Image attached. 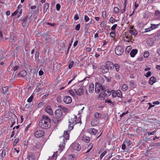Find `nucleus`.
<instances>
[{"label": "nucleus", "mask_w": 160, "mask_h": 160, "mask_svg": "<svg viewBox=\"0 0 160 160\" xmlns=\"http://www.w3.org/2000/svg\"><path fill=\"white\" fill-rule=\"evenodd\" d=\"M138 50L136 49H133L130 52V55L132 57H134L137 53Z\"/></svg>", "instance_id": "obj_13"}, {"label": "nucleus", "mask_w": 160, "mask_h": 160, "mask_svg": "<svg viewBox=\"0 0 160 160\" xmlns=\"http://www.w3.org/2000/svg\"><path fill=\"white\" fill-rule=\"evenodd\" d=\"M74 64V62L73 61H71L70 63L68 65V68L69 69H71L72 67Z\"/></svg>", "instance_id": "obj_41"}, {"label": "nucleus", "mask_w": 160, "mask_h": 160, "mask_svg": "<svg viewBox=\"0 0 160 160\" xmlns=\"http://www.w3.org/2000/svg\"><path fill=\"white\" fill-rule=\"evenodd\" d=\"M16 40L14 38H11L10 40V42H11L12 44H14V42H15Z\"/></svg>", "instance_id": "obj_39"}, {"label": "nucleus", "mask_w": 160, "mask_h": 160, "mask_svg": "<svg viewBox=\"0 0 160 160\" xmlns=\"http://www.w3.org/2000/svg\"><path fill=\"white\" fill-rule=\"evenodd\" d=\"M25 50L26 51H29V45L27 43L26 44L25 46Z\"/></svg>", "instance_id": "obj_42"}, {"label": "nucleus", "mask_w": 160, "mask_h": 160, "mask_svg": "<svg viewBox=\"0 0 160 160\" xmlns=\"http://www.w3.org/2000/svg\"><path fill=\"white\" fill-rule=\"evenodd\" d=\"M151 72L150 71H148L146 73L145 76L146 77L148 78L151 75Z\"/></svg>", "instance_id": "obj_55"}, {"label": "nucleus", "mask_w": 160, "mask_h": 160, "mask_svg": "<svg viewBox=\"0 0 160 160\" xmlns=\"http://www.w3.org/2000/svg\"><path fill=\"white\" fill-rule=\"evenodd\" d=\"M51 119L47 116L44 115L39 122V126L42 128L48 129L51 126Z\"/></svg>", "instance_id": "obj_1"}, {"label": "nucleus", "mask_w": 160, "mask_h": 160, "mask_svg": "<svg viewBox=\"0 0 160 160\" xmlns=\"http://www.w3.org/2000/svg\"><path fill=\"white\" fill-rule=\"evenodd\" d=\"M46 24L48 25H49L52 27L54 26L55 25H56L55 23H49V22H47Z\"/></svg>", "instance_id": "obj_59"}, {"label": "nucleus", "mask_w": 160, "mask_h": 160, "mask_svg": "<svg viewBox=\"0 0 160 160\" xmlns=\"http://www.w3.org/2000/svg\"><path fill=\"white\" fill-rule=\"evenodd\" d=\"M156 79L154 76L152 77L149 81V83L150 84L152 85L156 81Z\"/></svg>", "instance_id": "obj_12"}, {"label": "nucleus", "mask_w": 160, "mask_h": 160, "mask_svg": "<svg viewBox=\"0 0 160 160\" xmlns=\"http://www.w3.org/2000/svg\"><path fill=\"white\" fill-rule=\"evenodd\" d=\"M35 156L32 153H28V155L27 159L28 160H34Z\"/></svg>", "instance_id": "obj_14"}, {"label": "nucleus", "mask_w": 160, "mask_h": 160, "mask_svg": "<svg viewBox=\"0 0 160 160\" xmlns=\"http://www.w3.org/2000/svg\"><path fill=\"white\" fill-rule=\"evenodd\" d=\"M74 90L77 95L81 96L84 92L83 86L82 85H78L75 87Z\"/></svg>", "instance_id": "obj_5"}, {"label": "nucleus", "mask_w": 160, "mask_h": 160, "mask_svg": "<svg viewBox=\"0 0 160 160\" xmlns=\"http://www.w3.org/2000/svg\"><path fill=\"white\" fill-rule=\"evenodd\" d=\"M131 49V46H128L127 47L126 49V51H127L128 52Z\"/></svg>", "instance_id": "obj_51"}, {"label": "nucleus", "mask_w": 160, "mask_h": 160, "mask_svg": "<svg viewBox=\"0 0 160 160\" xmlns=\"http://www.w3.org/2000/svg\"><path fill=\"white\" fill-rule=\"evenodd\" d=\"M84 20L85 22H87L89 20V18L87 15H84Z\"/></svg>", "instance_id": "obj_45"}, {"label": "nucleus", "mask_w": 160, "mask_h": 160, "mask_svg": "<svg viewBox=\"0 0 160 160\" xmlns=\"http://www.w3.org/2000/svg\"><path fill=\"white\" fill-rule=\"evenodd\" d=\"M147 44L149 46H152L154 43L153 40L151 38L148 39L147 41Z\"/></svg>", "instance_id": "obj_17"}, {"label": "nucleus", "mask_w": 160, "mask_h": 160, "mask_svg": "<svg viewBox=\"0 0 160 160\" xmlns=\"http://www.w3.org/2000/svg\"><path fill=\"white\" fill-rule=\"evenodd\" d=\"M100 88H101V90H102V91H105V88H104L103 86H102L100 84Z\"/></svg>", "instance_id": "obj_61"}, {"label": "nucleus", "mask_w": 160, "mask_h": 160, "mask_svg": "<svg viewBox=\"0 0 160 160\" xmlns=\"http://www.w3.org/2000/svg\"><path fill=\"white\" fill-rule=\"evenodd\" d=\"M114 11L115 12L117 13L119 12V9L117 7H115L114 8Z\"/></svg>", "instance_id": "obj_47"}, {"label": "nucleus", "mask_w": 160, "mask_h": 160, "mask_svg": "<svg viewBox=\"0 0 160 160\" xmlns=\"http://www.w3.org/2000/svg\"><path fill=\"white\" fill-rule=\"evenodd\" d=\"M59 108H60L62 111V110L64 112H68V108H66L60 105L59 106Z\"/></svg>", "instance_id": "obj_23"}, {"label": "nucleus", "mask_w": 160, "mask_h": 160, "mask_svg": "<svg viewBox=\"0 0 160 160\" xmlns=\"http://www.w3.org/2000/svg\"><path fill=\"white\" fill-rule=\"evenodd\" d=\"M128 88V86L127 84H124L122 87V90L123 91H125Z\"/></svg>", "instance_id": "obj_29"}, {"label": "nucleus", "mask_w": 160, "mask_h": 160, "mask_svg": "<svg viewBox=\"0 0 160 160\" xmlns=\"http://www.w3.org/2000/svg\"><path fill=\"white\" fill-rule=\"evenodd\" d=\"M19 140L18 139H16L13 143V145H15L18 142Z\"/></svg>", "instance_id": "obj_58"}, {"label": "nucleus", "mask_w": 160, "mask_h": 160, "mask_svg": "<svg viewBox=\"0 0 160 160\" xmlns=\"http://www.w3.org/2000/svg\"><path fill=\"white\" fill-rule=\"evenodd\" d=\"M115 68L116 69L117 72H118L119 70V66L118 64H115L114 65Z\"/></svg>", "instance_id": "obj_33"}, {"label": "nucleus", "mask_w": 160, "mask_h": 160, "mask_svg": "<svg viewBox=\"0 0 160 160\" xmlns=\"http://www.w3.org/2000/svg\"><path fill=\"white\" fill-rule=\"evenodd\" d=\"M45 111L51 115H53V111L50 106H48L46 107L45 108Z\"/></svg>", "instance_id": "obj_11"}, {"label": "nucleus", "mask_w": 160, "mask_h": 160, "mask_svg": "<svg viewBox=\"0 0 160 160\" xmlns=\"http://www.w3.org/2000/svg\"><path fill=\"white\" fill-rule=\"evenodd\" d=\"M111 62H107L105 65H102L101 67L102 72L103 73H105L109 71V68L112 65Z\"/></svg>", "instance_id": "obj_4"}, {"label": "nucleus", "mask_w": 160, "mask_h": 160, "mask_svg": "<svg viewBox=\"0 0 160 160\" xmlns=\"http://www.w3.org/2000/svg\"><path fill=\"white\" fill-rule=\"evenodd\" d=\"M48 7H49V3L48 2H46L45 3V4L44 6V9L43 10L44 13H45V12H46L47 11V9H48Z\"/></svg>", "instance_id": "obj_25"}, {"label": "nucleus", "mask_w": 160, "mask_h": 160, "mask_svg": "<svg viewBox=\"0 0 160 160\" xmlns=\"http://www.w3.org/2000/svg\"><path fill=\"white\" fill-rule=\"evenodd\" d=\"M27 74V72L25 71H20L18 74V75L23 77H25Z\"/></svg>", "instance_id": "obj_15"}, {"label": "nucleus", "mask_w": 160, "mask_h": 160, "mask_svg": "<svg viewBox=\"0 0 160 160\" xmlns=\"http://www.w3.org/2000/svg\"><path fill=\"white\" fill-rule=\"evenodd\" d=\"M80 24H77L76 26L75 27V29L76 30L78 31L80 28Z\"/></svg>", "instance_id": "obj_50"}, {"label": "nucleus", "mask_w": 160, "mask_h": 160, "mask_svg": "<svg viewBox=\"0 0 160 160\" xmlns=\"http://www.w3.org/2000/svg\"><path fill=\"white\" fill-rule=\"evenodd\" d=\"M94 117L97 119H99L101 117V114L98 112H96L94 113Z\"/></svg>", "instance_id": "obj_28"}, {"label": "nucleus", "mask_w": 160, "mask_h": 160, "mask_svg": "<svg viewBox=\"0 0 160 160\" xmlns=\"http://www.w3.org/2000/svg\"><path fill=\"white\" fill-rule=\"evenodd\" d=\"M57 101L60 103L62 102L61 98V96H58L57 97Z\"/></svg>", "instance_id": "obj_37"}, {"label": "nucleus", "mask_w": 160, "mask_h": 160, "mask_svg": "<svg viewBox=\"0 0 160 160\" xmlns=\"http://www.w3.org/2000/svg\"><path fill=\"white\" fill-rule=\"evenodd\" d=\"M32 72L34 74H37L38 72V71L35 68H33L32 69Z\"/></svg>", "instance_id": "obj_54"}, {"label": "nucleus", "mask_w": 160, "mask_h": 160, "mask_svg": "<svg viewBox=\"0 0 160 160\" xmlns=\"http://www.w3.org/2000/svg\"><path fill=\"white\" fill-rule=\"evenodd\" d=\"M117 26V24H115L113 25V26L111 28V29L112 31H115V28H116Z\"/></svg>", "instance_id": "obj_44"}, {"label": "nucleus", "mask_w": 160, "mask_h": 160, "mask_svg": "<svg viewBox=\"0 0 160 160\" xmlns=\"http://www.w3.org/2000/svg\"><path fill=\"white\" fill-rule=\"evenodd\" d=\"M39 52L37 51L35 55V58L36 59L38 58L39 57Z\"/></svg>", "instance_id": "obj_56"}, {"label": "nucleus", "mask_w": 160, "mask_h": 160, "mask_svg": "<svg viewBox=\"0 0 160 160\" xmlns=\"http://www.w3.org/2000/svg\"><path fill=\"white\" fill-rule=\"evenodd\" d=\"M115 77L117 79H119L120 78V76L118 73H116L115 75Z\"/></svg>", "instance_id": "obj_60"}, {"label": "nucleus", "mask_w": 160, "mask_h": 160, "mask_svg": "<svg viewBox=\"0 0 160 160\" xmlns=\"http://www.w3.org/2000/svg\"><path fill=\"white\" fill-rule=\"evenodd\" d=\"M69 137V133H68L67 131H65L64 132L63 136H62L60 138V141L62 140V142H61L59 145V147L61 148V149H63V147L65 145V138L66 140H68Z\"/></svg>", "instance_id": "obj_3"}, {"label": "nucleus", "mask_w": 160, "mask_h": 160, "mask_svg": "<svg viewBox=\"0 0 160 160\" xmlns=\"http://www.w3.org/2000/svg\"><path fill=\"white\" fill-rule=\"evenodd\" d=\"M18 11L17 10L16 11H15L14 12H13V13H12V16H14L15 15L18 13Z\"/></svg>", "instance_id": "obj_63"}, {"label": "nucleus", "mask_w": 160, "mask_h": 160, "mask_svg": "<svg viewBox=\"0 0 160 160\" xmlns=\"http://www.w3.org/2000/svg\"><path fill=\"white\" fill-rule=\"evenodd\" d=\"M149 55V53L148 51H146L144 53L143 56L145 58H147Z\"/></svg>", "instance_id": "obj_30"}, {"label": "nucleus", "mask_w": 160, "mask_h": 160, "mask_svg": "<svg viewBox=\"0 0 160 160\" xmlns=\"http://www.w3.org/2000/svg\"><path fill=\"white\" fill-rule=\"evenodd\" d=\"M82 140L86 142H88L90 141V138L88 137H83Z\"/></svg>", "instance_id": "obj_24"}, {"label": "nucleus", "mask_w": 160, "mask_h": 160, "mask_svg": "<svg viewBox=\"0 0 160 160\" xmlns=\"http://www.w3.org/2000/svg\"><path fill=\"white\" fill-rule=\"evenodd\" d=\"M124 49L121 46H117L115 49V53L118 55H121L124 52Z\"/></svg>", "instance_id": "obj_6"}, {"label": "nucleus", "mask_w": 160, "mask_h": 160, "mask_svg": "<svg viewBox=\"0 0 160 160\" xmlns=\"http://www.w3.org/2000/svg\"><path fill=\"white\" fill-rule=\"evenodd\" d=\"M160 25V23L157 24H151V27L150 28L151 29V30L154 29L155 28H158V26Z\"/></svg>", "instance_id": "obj_20"}, {"label": "nucleus", "mask_w": 160, "mask_h": 160, "mask_svg": "<svg viewBox=\"0 0 160 160\" xmlns=\"http://www.w3.org/2000/svg\"><path fill=\"white\" fill-rule=\"evenodd\" d=\"M106 151H105L103 152L102 153L101 155H100V158H102V157L104 156L105 155V154L106 153Z\"/></svg>", "instance_id": "obj_57"}, {"label": "nucleus", "mask_w": 160, "mask_h": 160, "mask_svg": "<svg viewBox=\"0 0 160 160\" xmlns=\"http://www.w3.org/2000/svg\"><path fill=\"white\" fill-rule=\"evenodd\" d=\"M117 96L120 98H122V94L121 91L119 90H118L116 91Z\"/></svg>", "instance_id": "obj_27"}, {"label": "nucleus", "mask_w": 160, "mask_h": 160, "mask_svg": "<svg viewBox=\"0 0 160 160\" xmlns=\"http://www.w3.org/2000/svg\"><path fill=\"white\" fill-rule=\"evenodd\" d=\"M44 134V131L42 130L36 131L34 133V135L36 138H39L42 137Z\"/></svg>", "instance_id": "obj_7"}, {"label": "nucleus", "mask_w": 160, "mask_h": 160, "mask_svg": "<svg viewBox=\"0 0 160 160\" xmlns=\"http://www.w3.org/2000/svg\"><path fill=\"white\" fill-rule=\"evenodd\" d=\"M130 34L133 35L135 36L137 34V32L133 28H131V29L129 31Z\"/></svg>", "instance_id": "obj_18"}, {"label": "nucleus", "mask_w": 160, "mask_h": 160, "mask_svg": "<svg viewBox=\"0 0 160 160\" xmlns=\"http://www.w3.org/2000/svg\"><path fill=\"white\" fill-rule=\"evenodd\" d=\"M112 32L110 33V35L111 37H113L115 35V31H112Z\"/></svg>", "instance_id": "obj_46"}, {"label": "nucleus", "mask_w": 160, "mask_h": 160, "mask_svg": "<svg viewBox=\"0 0 160 160\" xmlns=\"http://www.w3.org/2000/svg\"><path fill=\"white\" fill-rule=\"evenodd\" d=\"M62 111L61 109L56 110L55 112V116L53 118L52 121L55 123H58L62 119Z\"/></svg>", "instance_id": "obj_2"}, {"label": "nucleus", "mask_w": 160, "mask_h": 160, "mask_svg": "<svg viewBox=\"0 0 160 160\" xmlns=\"http://www.w3.org/2000/svg\"><path fill=\"white\" fill-rule=\"evenodd\" d=\"M28 18V16H27L25 17V18L23 20V22L22 23V25L23 26H24L25 25L26 22L27 21V19Z\"/></svg>", "instance_id": "obj_34"}, {"label": "nucleus", "mask_w": 160, "mask_h": 160, "mask_svg": "<svg viewBox=\"0 0 160 160\" xmlns=\"http://www.w3.org/2000/svg\"><path fill=\"white\" fill-rule=\"evenodd\" d=\"M105 92H107L106 93V95L107 96H109L111 94V91L108 89H106L105 90Z\"/></svg>", "instance_id": "obj_36"}, {"label": "nucleus", "mask_w": 160, "mask_h": 160, "mask_svg": "<svg viewBox=\"0 0 160 160\" xmlns=\"http://www.w3.org/2000/svg\"><path fill=\"white\" fill-rule=\"evenodd\" d=\"M111 92H112V96L113 97H115L116 96H117V93H116V91L115 92H114V90H112Z\"/></svg>", "instance_id": "obj_38"}, {"label": "nucleus", "mask_w": 160, "mask_h": 160, "mask_svg": "<svg viewBox=\"0 0 160 160\" xmlns=\"http://www.w3.org/2000/svg\"><path fill=\"white\" fill-rule=\"evenodd\" d=\"M100 84L98 82L95 84V91L97 93H98L100 91Z\"/></svg>", "instance_id": "obj_10"}, {"label": "nucleus", "mask_w": 160, "mask_h": 160, "mask_svg": "<svg viewBox=\"0 0 160 160\" xmlns=\"http://www.w3.org/2000/svg\"><path fill=\"white\" fill-rule=\"evenodd\" d=\"M61 6L59 4H57L56 6V9L57 11H58L60 10Z\"/></svg>", "instance_id": "obj_49"}, {"label": "nucleus", "mask_w": 160, "mask_h": 160, "mask_svg": "<svg viewBox=\"0 0 160 160\" xmlns=\"http://www.w3.org/2000/svg\"><path fill=\"white\" fill-rule=\"evenodd\" d=\"M2 157H4L5 154V151H4V150H2Z\"/></svg>", "instance_id": "obj_64"}, {"label": "nucleus", "mask_w": 160, "mask_h": 160, "mask_svg": "<svg viewBox=\"0 0 160 160\" xmlns=\"http://www.w3.org/2000/svg\"><path fill=\"white\" fill-rule=\"evenodd\" d=\"M109 21L111 23H113L114 22H116L117 21L113 18L112 17H111L110 18V19H109Z\"/></svg>", "instance_id": "obj_32"}, {"label": "nucleus", "mask_w": 160, "mask_h": 160, "mask_svg": "<svg viewBox=\"0 0 160 160\" xmlns=\"http://www.w3.org/2000/svg\"><path fill=\"white\" fill-rule=\"evenodd\" d=\"M68 92L71 95L73 96H75V94L74 92L72 90H69L68 91Z\"/></svg>", "instance_id": "obj_35"}, {"label": "nucleus", "mask_w": 160, "mask_h": 160, "mask_svg": "<svg viewBox=\"0 0 160 160\" xmlns=\"http://www.w3.org/2000/svg\"><path fill=\"white\" fill-rule=\"evenodd\" d=\"M156 132L155 131H153L152 132H147L148 134V135H151L154 134Z\"/></svg>", "instance_id": "obj_53"}, {"label": "nucleus", "mask_w": 160, "mask_h": 160, "mask_svg": "<svg viewBox=\"0 0 160 160\" xmlns=\"http://www.w3.org/2000/svg\"><path fill=\"white\" fill-rule=\"evenodd\" d=\"M72 148L74 150L79 151L81 149V146L78 143H73L71 145Z\"/></svg>", "instance_id": "obj_9"}, {"label": "nucleus", "mask_w": 160, "mask_h": 160, "mask_svg": "<svg viewBox=\"0 0 160 160\" xmlns=\"http://www.w3.org/2000/svg\"><path fill=\"white\" fill-rule=\"evenodd\" d=\"M33 98V95H31V96L28 98V102H32V99Z\"/></svg>", "instance_id": "obj_40"}, {"label": "nucleus", "mask_w": 160, "mask_h": 160, "mask_svg": "<svg viewBox=\"0 0 160 160\" xmlns=\"http://www.w3.org/2000/svg\"><path fill=\"white\" fill-rule=\"evenodd\" d=\"M8 89V87L7 86L5 87L2 88L3 92L4 93L7 92Z\"/></svg>", "instance_id": "obj_31"}, {"label": "nucleus", "mask_w": 160, "mask_h": 160, "mask_svg": "<svg viewBox=\"0 0 160 160\" xmlns=\"http://www.w3.org/2000/svg\"><path fill=\"white\" fill-rule=\"evenodd\" d=\"M49 47L48 46L46 45V47H45V48L44 49L43 51L44 52H46L47 50H48L49 51Z\"/></svg>", "instance_id": "obj_52"}, {"label": "nucleus", "mask_w": 160, "mask_h": 160, "mask_svg": "<svg viewBox=\"0 0 160 160\" xmlns=\"http://www.w3.org/2000/svg\"><path fill=\"white\" fill-rule=\"evenodd\" d=\"M99 98L102 100H103L105 98V96H103V94L102 93H100L99 96Z\"/></svg>", "instance_id": "obj_43"}, {"label": "nucleus", "mask_w": 160, "mask_h": 160, "mask_svg": "<svg viewBox=\"0 0 160 160\" xmlns=\"http://www.w3.org/2000/svg\"><path fill=\"white\" fill-rule=\"evenodd\" d=\"M128 36L129 37H130V38H129V39H126V38H124V40L126 41V42H129L131 40H133V38L132 37V35L131 34H128Z\"/></svg>", "instance_id": "obj_21"}, {"label": "nucleus", "mask_w": 160, "mask_h": 160, "mask_svg": "<svg viewBox=\"0 0 160 160\" xmlns=\"http://www.w3.org/2000/svg\"><path fill=\"white\" fill-rule=\"evenodd\" d=\"M94 90V84L93 83H91L89 84V91L90 93L93 92Z\"/></svg>", "instance_id": "obj_16"}, {"label": "nucleus", "mask_w": 160, "mask_h": 160, "mask_svg": "<svg viewBox=\"0 0 160 160\" xmlns=\"http://www.w3.org/2000/svg\"><path fill=\"white\" fill-rule=\"evenodd\" d=\"M63 102L66 104H69L72 101L71 98L69 96H66L63 100Z\"/></svg>", "instance_id": "obj_8"}, {"label": "nucleus", "mask_w": 160, "mask_h": 160, "mask_svg": "<svg viewBox=\"0 0 160 160\" xmlns=\"http://www.w3.org/2000/svg\"><path fill=\"white\" fill-rule=\"evenodd\" d=\"M155 15L157 18H160V11L158 10H156L155 12Z\"/></svg>", "instance_id": "obj_26"}, {"label": "nucleus", "mask_w": 160, "mask_h": 160, "mask_svg": "<svg viewBox=\"0 0 160 160\" xmlns=\"http://www.w3.org/2000/svg\"><path fill=\"white\" fill-rule=\"evenodd\" d=\"M79 16L78 14H76L74 16V19L75 20H77L79 19Z\"/></svg>", "instance_id": "obj_62"}, {"label": "nucleus", "mask_w": 160, "mask_h": 160, "mask_svg": "<svg viewBox=\"0 0 160 160\" xmlns=\"http://www.w3.org/2000/svg\"><path fill=\"white\" fill-rule=\"evenodd\" d=\"M42 37L45 39L46 41H48L50 39V36L48 35V33L42 34Z\"/></svg>", "instance_id": "obj_19"}, {"label": "nucleus", "mask_w": 160, "mask_h": 160, "mask_svg": "<svg viewBox=\"0 0 160 160\" xmlns=\"http://www.w3.org/2000/svg\"><path fill=\"white\" fill-rule=\"evenodd\" d=\"M105 102H108V103H111L112 106H114L113 102H112L110 100H107L106 99L105 101Z\"/></svg>", "instance_id": "obj_48"}, {"label": "nucleus", "mask_w": 160, "mask_h": 160, "mask_svg": "<svg viewBox=\"0 0 160 160\" xmlns=\"http://www.w3.org/2000/svg\"><path fill=\"white\" fill-rule=\"evenodd\" d=\"M89 132L91 134H93L94 135H95L97 133L98 130L95 128H92L90 130Z\"/></svg>", "instance_id": "obj_22"}]
</instances>
